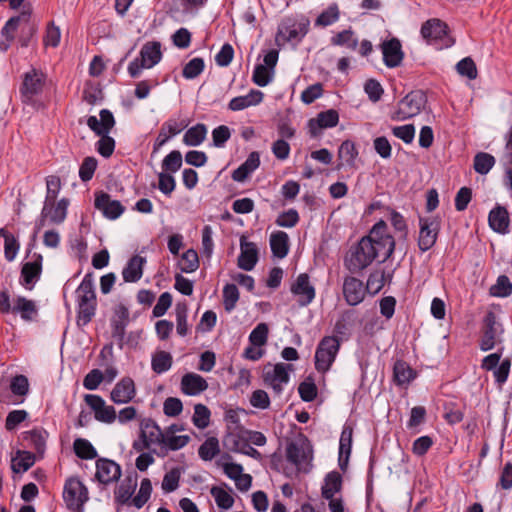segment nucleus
<instances>
[{
	"instance_id": "393cba45",
	"label": "nucleus",
	"mask_w": 512,
	"mask_h": 512,
	"mask_svg": "<svg viewBox=\"0 0 512 512\" xmlns=\"http://www.w3.org/2000/svg\"><path fill=\"white\" fill-rule=\"evenodd\" d=\"M136 395V388L132 378L123 377L116 383L110 393V399L115 404L129 403Z\"/></svg>"
},
{
	"instance_id": "49530a36",
	"label": "nucleus",
	"mask_w": 512,
	"mask_h": 512,
	"mask_svg": "<svg viewBox=\"0 0 512 512\" xmlns=\"http://www.w3.org/2000/svg\"><path fill=\"white\" fill-rule=\"evenodd\" d=\"M331 44L334 46L346 47L350 50H356L358 40L354 37V31L349 28L335 34L331 38Z\"/></svg>"
},
{
	"instance_id": "f03ea898",
	"label": "nucleus",
	"mask_w": 512,
	"mask_h": 512,
	"mask_svg": "<svg viewBox=\"0 0 512 512\" xmlns=\"http://www.w3.org/2000/svg\"><path fill=\"white\" fill-rule=\"evenodd\" d=\"M77 325L86 326L95 316L97 300L92 273H87L76 290Z\"/></svg>"
},
{
	"instance_id": "7c9ffc66",
	"label": "nucleus",
	"mask_w": 512,
	"mask_h": 512,
	"mask_svg": "<svg viewBox=\"0 0 512 512\" xmlns=\"http://www.w3.org/2000/svg\"><path fill=\"white\" fill-rule=\"evenodd\" d=\"M393 277L392 272H386L384 269L373 270L366 282V292L374 296L378 294L385 286L386 282L390 283Z\"/></svg>"
},
{
	"instance_id": "9b49d317",
	"label": "nucleus",
	"mask_w": 512,
	"mask_h": 512,
	"mask_svg": "<svg viewBox=\"0 0 512 512\" xmlns=\"http://www.w3.org/2000/svg\"><path fill=\"white\" fill-rule=\"evenodd\" d=\"M163 430L152 418H143L140 422L139 439L133 442V449L142 452L152 445L160 446L163 440Z\"/></svg>"
},
{
	"instance_id": "5701e85b",
	"label": "nucleus",
	"mask_w": 512,
	"mask_h": 512,
	"mask_svg": "<svg viewBox=\"0 0 512 512\" xmlns=\"http://www.w3.org/2000/svg\"><path fill=\"white\" fill-rule=\"evenodd\" d=\"M383 62L388 68L398 67L404 58V52L399 39L391 38L381 44Z\"/></svg>"
},
{
	"instance_id": "bf43d9fd",
	"label": "nucleus",
	"mask_w": 512,
	"mask_h": 512,
	"mask_svg": "<svg viewBox=\"0 0 512 512\" xmlns=\"http://www.w3.org/2000/svg\"><path fill=\"white\" fill-rule=\"evenodd\" d=\"M273 75L274 70L263 64H257L253 71L252 81L260 87H265L271 82Z\"/></svg>"
},
{
	"instance_id": "cd10ccee",
	"label": "nucleus",
	"mask_w": 512,
	"mask_h": 512,
	"mask_svg": "<svg viewBox=\"0 0 512 512\" xmlns=\"http://www.w3.org/2000/svg\"><path fill=\"white\" fill-rule=\"evenodd\" d=\"M208 388L207 381L199 374L190 372L181 378V392L188 396H196L201 394Z\"/></svg>"
},
{
	"instance_id": "f704fd0d",
	"label": "nucleus",
	"mask_w": 512,
	"mask_h": 512,
	"mask_svg": "<svg viewBox=\"0 0 512 512\" xmlns=\"http://www.w3.org/2000/svg\"><path fill=\"white\" fill-rule=\"evenodd\" d=\"M263 96L264 94L260 90L252 89L247 95L232 98L228 104V108L232 111L243 110L259 104L263 100Z\"/></svg>"
},
{
	"instance_id": "4be33fe9",
	"label": "nucleus",
	"mask_w": 512,
	"mask_h": 512,
	"mask_svg": "<svg viewBox=\"0 0 512 512\" xmlns=\"http://www.w3.org/2000/svg\"><path fill=\"white\" fill-rule=\"evenodd\" d=\"M290 290L292 294L298 297V304L302 307L312 303L316 295L315 288L310 284L307 273L299 274Z\"/></svg>"
},
{
	"instance_id": "864d4df0",
	"label": "nucleus",
	"mask_w": 512,
	"mask_h": 512,
	"mask_svg": "<svg viewBox=\"0 0 512 512\" xmlns=\"http://www.w3.org/2000/svg\"><path fill=\"white\" fill-rule=\"evenodd\" d=\"M298 393L304 402H312L317 397L318 389L312 376H308L298 386Z\"/></svg>"
},
{
	"instance_id": "423d86ee",
	"label": "nucleus",
	"mask_w": 512,
	"mask_h": 512,
	"mask_svg": "<svg viewBox=\"0 0 512 512\" xmlns=\"http://www.w3.org/2000/svg\"><path fill=\"white\" fill-rule=\"evenodd\" d=\"M427 96L422 90H413L403 97L397 104V109L392 113L391 119L404 121L417 116L427 104Z\"/></svg>"
},
{
	"instance_id": "052dcab7",
	"label": "nucleus",
	"mask_w": 512,
	"mask_h": 512,
	"mask_svg": "<svg viewBox=\"0 0 512 512\" xmlns=\"http://www.w3.org/2000/svg\"><path fill=\"white\" fill-rule=\"evenodd\" d=\"M210 416L211 412L208 407L199 403L194 406L192 422L197 428L205 429L210 423Z\"/></svg>"
},
{
	"instance_id": "13d9d810",
	"label": "nucleus",
	"mask_w": 512,
	"mask_h": 512,
	"mask_svg": "<svg viewBox=\"0 0 512 512\" xmlns=\"http://www.w3.org/2000/svg\"><path fill=\"white\" fill-rule=\"evenodd\" d=\"M497 490L509 491L512 489V462L507 461L499 470V477L496 482Z\"/></svg>"
},
{
	"instance_id": "bb28decb",
	"label": "nucleus",
	"mask_w": 512,
	"mask_h": 512,
	"mask_svg": "<svg viewBox=\"0 0 512 512\" xmlns=\"http://www.w3.org/2000/svg\"><path fill=\"white\" fill-rule=\"evenodd\" d=\"M417 377V371L402 359L395 361L393 365V381L396 386L407 388Z\"/></svg>"
},
{
	"instance_id": "c756f323",
	"label": "nucleus",
	"mask_w": 512,
	"mask_h": 512,
	"mask_svg": "<svg viewBox=\"0 0 512 512\" xmlns=\"http://www.w3.org/2000/svg\"><path fill=\"white\" fill-rule=\"evenodd\" d=\"M100 120L96 116H89L87 119L88 127L95 134L109 133L115 125V119L112 112L108 109H102L99 113Z\"/></svg>"
},
{
	"instance_id": "774afa93",
	"label": "nucleus",
	"mask_w": 512,
	"mask_h": 512,
	"mask_svg": "<svg viewBox=\"0 0 512 512\" xmlns=\"http://www.w3.org/2000/svg\"><path fill=\"white\" fill-rule=\"evenodd\" d=\"M181 477V471L179 468H172L169 472H167L162 480V489L165 493H170L175 491L179 486V481Z\"/></svg>"
},
{
	"instance_id": "e2e57ef3",
	"label": "nucleus",
	"mask_w": 512,
	"mask_h": 512,
	"mask_svg": "<svg viewBox=\"0 0 512 512\" xmlns=\"http://www.w3.org/2000/svg\"><path fill=\"white\" fill-rule=\"evenodd\" d=\"M239 300V290L235 284H226L223 288V304L227 312H231Z\"/></svg>"
},
{
	"instance_id": "a18cd8bd",
	"label": "nucleus",
	"mask_w": 512,
	"mask_h": 512,
	"mask_svg": "<svg viewBox=\"0 0 512 512\" xmlns=\"http://www.w3.org/2000/svg\"><path fill=\"white\" fill-rule=\"evenodd\" d=\"M340 18V10L337 3L330 4L315 20V26L327 27L337 22Z\"/></svg>"
},
{
	"instance_id": "c85d7f7f",
	"label": "nucleus",
	"mask_w": 512,
	"mask_h": 512,
	"mask_svg": "<svg viewBox=\"0 0 512 512\" xmlns=\"http://www.w3.org/2000/svg\"><path fill=\"white\" fill-rule=\"evenodd\" d=\"M488 223L490 228L500 234H506L509 231V213L503 206L497 205L488 215Z\"/></svg>"
},
{
	"instance_id": "ddd939ff",
	"label": "nucleus",
	"mask_w": 512,
	"mask_h": 512,
	"mask_svg": "<svg viewBox=\"0 0 512 512\" xmlns=\"http://www.w3.org/2000/svg\"><path fill=\"white\" fill-rule=\"evenodd\" d=\"M503 350L502 347L497 352L487 355L481 362L482 369L493 371L495 383L500 387L507 382L512 365L510 357H506L500 362Z\"/></svg>"
},
{
	"instance_id": "5fc2aeb1",
	"label": "nucleus",
	"mask_w": 512,
	"mask_h": 512,
	"mask_svg": "<svg viewBox=\"0 0 512 512\" xmlns=\"http://www.w3.org/2000/svg\"><path fill=\"white\" fill-rule=\"evenodd\" d=\"M354 322V312L347 311L344 312L341 317L336 321L334 325V336H346L350 334V330L353 326Z\"/></svg>"
},
{
	"instance_id": "69168bd1",
	"label": "nucleus",
	"mask_w": 512,
	"mask_h": 512,
	"mask_svg": "<svg viewBox=\"0 0 512 512\" xmlns=\"http://www.w3.org/2000/svg\"><path fill=\"white\" fill-rule=\"evenodd\" d=\"M459 75L467 77L469 80L477 78L478 72L474 60L471 57H465L456 65Z\"/></svg>"
},
{
	"instance_id": "603ef678",
	"label": "nucleus",
	"mask_w": 512,
	"mask_h": 512,
	"mask_svg": "<svg viewBox=\"0 0 512 512\" xmlns=\"http://www.w3.org/2000/svg\"><path fill=\"white\" fill-rule=\"evenodd\" d=\"M489 293L491 296L499 298H505L510 296L512 293V283L508 276H498L496 283L490 287Z\"/></svg>"
},
{
	"instance_id": "4c0bfd02",
	"label": "nucleus",
	"mask_w": 512,
	"mask_h": 512,
	"mask_svg": "<svg viewBox=\"0 0 512 512\" xmlns=\"http://www.w3.org/2000/svg\"><path fill=\"white\" fill-rule=\"evenodd\" d=\"M289 238L287 233L277 231L270 236V247L273 255L277 258H284L289 252Z\"/></svg>"
},
{
	"instance_id": "58836bf2",
	"label": "nucleus",
	"mask_w": 512,
	"mask_h": 512,
	"mask_svg": "<svg viewBox=\"0 0 512 512\" xmlns=\"http://www.w3.org/2000/svg\"><path fill=\"white\" fill-rule=\"evenodd\" d=\"M342 476L337 471L329 472L324 479V484L321 488V494L323 498H331L336 493L342 490Z\"/></svg>"
},
{
	"instance_id": "f3484780",
	"label": "nucleus",
	"mask_w": 512,
	"mask_h": 512,
	"mask_svg": "<svg viewBox=\"0 0 512 512\" xmlns=\"http://www.w3.org/2000/svg\"><path fill=\"white\" fill-rule=\"evenodd\" d=\"M189 122L186 119H174L169 118L165 121L159 131V134L153 145V151L151 157H155L156 152L172 137L180 134L184 129L187 128Z\"/></svg>"
},
{
	"instance_id": "0eeeda50",
	"label": "nucleus",
	"mask_w": 512,
	"mask_h": 512,
	"mask_svg": "<svg viewBox=\"0 0 512 512\" xmlns=\"http://www.w3.org/2000/svg\"><path fill=\"white\" fill-rule=\"evenodd\" d=\"M63 500L69 511L83 512L84 505L89 500V493L79 477L72 476L66 479L63 487Z\"/></svg>"
},
{
	"instance_id": "de8ad7c7",
	"label": "nucleus",
	"mask_w": 512,
	"mask_h": 512,
	"mask_svg": "<svg viewBox=\"0 0 512 512\" xmlns=\"http://www.w3.org/2000/svg\"><path fill=\"white\" fill-rule=\"evenodd\" d=\"M10 390L14 396L21 399L16 403H22L25 396L29 393V381L25 375L19 374L11 378Z\"/></svg>"
},
{
	"instance_id": "6ab92c4d",
	"label": "nucleus",
	"mask_w": 512,
	"mask_h": 512,
	"mask_svg": "<svg viewBox=\"0 0 512 512\" xmlns=\"http://www.w3.org/2000/svg\"><path fill=\"white\" fill-rule=\"evenodd\" d=\"M94 206L109 220L118 219L125 211V207L118 200H113L106 192L95 194Z\"/></svg>"
},
{
	"instance_id": "6e6552de",
	"label": "nucleus",
	"mask_w": 512,
	"mask_h": 512,
	"mask_svg": "<svg viewBox=\"0 0 512 512\" xmlns=\"http://www.w3.org/2000/svg\"><path fill=\"white\" fill-rule=\"evenodd\" d=\"M341 347V340L337 336H324L315 351V369L326 373L333 365Z\"/></svg>"
},
{
	"instance_id": "4d7b16f0",
	"label": "nucleus",
	"mask_w": 512,
	"mask_h": 512,
	"mask_svg": "<svg viewBox=\"0 0 512 512\" xmlns=\"http://www.w3.org/2000/svg\"><path fill=\"white\" fill-rule=\"evenodd\" d=\"M176 330L178 335L185 337L189 332L187 323L188 307L185 302L176 305Z\"/></svg>"
},
{
	"instance_id": "f257e3e1",
	"label": "nucleus",
	"mask_w": 512,
	"mask_h": 512,
	"mask_svg": "<svg viewBox=\"0 0 512 512\" xmlns=\"http://www.w3.org/2000/svg\"><path fill=\"white\" fill-rule=\"evenodd\" d=\"M395 239L389 233L388 225L379 220L370 229L368 235L350 246L344 257V265L351 273L360 272L374 261L384 263L395 250Z\"/></svg>"
},
{
	"instance_id": "1a4fd4ad",
	"label": "nucleus",
	"mask_w": 512,
	"mask_h": 512,
	"mask_svg": "<svg viewBox=\"0 0 512 512\" xmlns=\"http://www.w3.org/2000/svg\"><path fill=\"white\" fill-rule=\"evenodd\" d=\"M69 204L70 201L68 198H62L58 201H44L39 218L36 221L35 234L45 226L46 223L55 225L63 223L67 217Z\"/></svg>"
},
{
	"instance_id": "f8f14e48",
	"label": "nucleus",
	"mask_w": 512,
	"mask_h": 512,
	"mask_svg": "<svg viewBox=\"0 0 512 512\" xmlns=\"http://www.w3.org/2000/svg\"><path fill=\"white\" fill-rule=\"evenodd\" d=\"M441 229L439 216L419 217L418 248L421 252L430 250L437 242Z\"/></svg>"
},
{
	"instance_id": "338daca9",
	"label": "nucleus",
	"mask_w": 512,
	"mask_h": 512,
	"mask_svg": "<svg viewBox=\"0 0 512 512\" xmlns=\"http://www.w3.org/2000/svg\"><path fill=\"white\" fill-rule=\"evenodd\" d=\"M20 249V244L17 238L10 234H4V256L8 262H12Z\"/></svg>"
},
{
	"instance_id": "680f3d73",
	"label": "nucleus",
	"mask_w": 512,
	"mask_h": 512,
	"mask_svg": "<svg viewBox=\"0 0 512 512\" xmlns=\"http://www.w3.org/2000/svg\"><path fill=\"white\" fill-rule=\"evenodd\" d=\"M152 492L151 481L148 478L142 479L137 495L132 499L131 504L137 509L142 508L149 500Z\"/></svg>"
},
{
	"instance_id": "8fccbe9b",
	"label": "nucleus",
	"mask_w": 512,
	"mask_h": 512,
	"mask_svg": "<svg viewBox=\"0 0 512 512\" xmlns=\"http://www.w3.org/2000/svg\"><path fill=\"white\" fill-rule=\"evenodd\" d=\"M286 457L290 463L299 467L308 460V453L302 446L291 442L286 447Z\"/></svg>"
},
{
	"instance_id": "c03bdc74",
	"label": "nucleus",
	"mask_w": 512,
	"mask_h": 512,
	"mask_svg": "<svg viewBox=\"0 0 512 512\" xmlns=\"http://www.w3.org/2000/svg\"><path fill=\"white\" fill-rule=\"evenodd\" d=\"M136 489V481L124 480L114 492L115 502L118 505L131 504L130 499Z\"/></svg>"
},
{
	"instance_id": "ea45409f",
	"label": "nucleus",
	"mask_w": 512,
	"mask_h": 512,
	"mask_svg": "<svg viewBox=\"0 0 512 512\" xmlns=\"http://www.w3.org/2000/svg\"><path fill=\"white\" fill-rule=\"evenodd\" d=\"M35 461V454L19 450L11 460V469L14 473H24L34 465Z\"/></svg>"
},
{
	"instance_id": "0e129e2a",
	"label": "nucleus",
	"mask_w": 512,
	"mask_h": 512,
	"mask_svg": "<svg viewBox=\"0 0 512 512\" xmlns=\"http://www.w3.org/2000/svg\"><path fill=\"white\" fill-rule=\"evenodd\" d=\"M269 328L266 323H259L250 333L249 342L253 346L261 347L267 343Z\"/></svg>"
},
{
	"instance_id": "7ed1b4c3",
	"label": "nucleus",
	"mask_w": 512,
	"mask_h": 512,
	"mask_svg": "<svg viewBox=\"0 0 512 512\" xmlns=\"http://www.w3.org/2000/svg\"><path fill=\"white\" fill-rule=\"evenodd\" d=\"M310 20L305 15L284 17L278 25L275 40L278 44L290 42L299 44L309 31Z\"/></svg>"
},
{
	"instance_id": "473e14b6",
	"label": "nucleus",
	"mask_w": 512,
	"mask_h": 512,
	"mask_svg": "<svg viewBox=\"0 0 512 512\" xmlns=\"http://www.w3.org/2000/svg\"><path fill=\"white\" fill-rule=\"evenodd\" d=\"M146 259L139 255L132 256L122 270V277L125 282L134 283L143 275V265Z\"/></svg>"
},
{
	"instance_id": "412c9836",
	"label": "nucleus",
	"mask_w": 512,
	"mask_h": 512,
	"mask_svg": "<svg viewBox=\"0 0 512 512\" xmlns=\"http://www.w3.org/2000/svg\"><path fill=\"white\" fill-rule=\"evenodd\" d=\"M121 466L113 460L99 458L96 461L95 478L102 484L108 485L121 477Z\"/></svg>"
},
{
	"instance_id": "72a5a7b5",
	"label": "nucleus",
	"mask_w": 512,
	"mask_h": 512,
	"mask_svg": "<svg viewBox=\"0 0 512 512\" xmlns=\"http://www.w3.org/2000/svg\"><path fill=\"white\" fill-rule=\"evenodd\" d=\"M31 7H23L22 12L18 16L11 17L1 29V35L8 41V43L14 40V32L17 30L19 23L21 20H24L26 23L30 21L31 17ZM9 47V44L5 46V49Z\"/></svg>"
},
{
	"instance_id": "9d476101",
	"label": "nucleus",
	"mask_w": 512,
	"mask_h": 512,
	"mask_svg": "<svg viewBox=\"0 0 512 512\" xmlns=\"http://www.w3.org/2000/svg\"><path fill=\"white\" fill-rule=\"evenodd\" d=\"M482 337L479 342V348L482 351L492 350L498 343L502 342L504 333L503 325L497 320L496 314L489 310L486 312L482 321Z\"/></svg>"
},
{
	"instance_id": "2f4dec72",
	"label": "nucleus",
	"mask_w": 512,
	"mask_h": 512,
	"mask_svg": "<svg viewBox=\"0 0 512 512\" xmlns=\"http://www.w3.org/2000/svg\"><path fill=\"white\" fill-rule=\"evenodd\" d=\"M48 432L44 428H34L22 433L23 441L27 446L33 448L41 457L43 456L46 448V439Z\"/></svg>"
},
{
	"instance_id": "dca6fc26",
	"label": "nucleus",
	"mask_w": 512,
	"mask_h": 512,
	"mask_svg": "<svg viewBox=\"0 0 512 512\" xmlns=\"http://www.w3.org/2000/svg\"><path fill=\"white\" fill-rule=\"evenodd\" d=\"M292 369V364L277 363L271 370H264V382L276 395H280L283 392V384H287L290 380L289 370Z\"/></svg>"
},
{
	"instance_id": "3c124183",
	"label": "nucleus",
	"mask_w": 512,
	"mask_h": 512,
	"mask_svg": "<svg viewBox=\"0 0 512 512\" xmlns=\"http://www.w3.org/2000/svg\"><path fill=\"white\" fill-rule=\"evenodd\" d=\"M179 268L184 273H193L199 268L198 253L194 249L185 251L179 261Z\"/></svg>"
},
{
	"instance_id": "e433bc0d",
	"label": "nucleus",
	"mask_w": 512,
	"mask_h": 512,
	"mask_svg": "<svg viewBox=\"0 0 512 512\" xmlns=\"http://www.w3.org/2000/svg\"><path fill=\"white\" fill-rule=\"evenodd\" d=\"M190 441L188 435L164 434L161 441V456H165L168 451H177L185 447Z\"/></svg>"
},
{
	"instance_id": "09e8293b",
	"label": "nucleus",
	"mask_w": 512,
	"mask_h": 512,
	"mask_svg": "<svg viewBox=\"0 0 512 512\" xmlns=\"http://www.w3.org/2000/svg\"><path fill=\"white\" fill-rule=\"evenodd\" d=\"M220 452L219 441L216 437H208L199 447V457L211 461Z\"/></svg>"
},
{
	"instance_id": "37998d69",
	"label": "nucleus",
	"mask_w": 512,
	"mask_h": 512,
	"mask_svg": "<svg viewBox=\"0 0 512 512\" xmlns=\"http://www.w3.org/2000/svg\"><path fill=\"white\" fill-rule=\"evenodd\" d=\"M73 449L75 455L83 460H92L98 456L97 450L90 441L84 438L74 440Z\"/></svg>"
},
{
	"instance_id": "aec40b11",
	"label": "nucleus",
	"mask_w": 512,
	"mask_h": 512,
	"mask_svg": "<svg viewBox=\"0 0 512 512\" xmlns=\"http://www.w3.org/2000/svg\"><path fill=\"white\" fill-rule=\"evenodd\" d=\"M342 292L345 301L350 306H356L360 304L364 298L366 288L363 282L355 276H345L343 279Z\"/></svg>"
},
{
	"instance_id": "4468645a",
	"label": "nucleus",
	"mask_w": 512,
	"mask_h": 512,
	"mask_svg": "<svg viewBox=\"0 0 512 512\" xmlns=\"http://www.w3.org/2000/svg\"><path fill=\"white\" fill-rule=\"evenodd\" d=\"M421 36L428 44L437 45L440 48L450 47L454 41L448 37V26L440 19H429L422 24Z\"/></svg>"
},
{
	"instance_id": "2eb2a0df",
	"label": "nucleus",
	"mask_w": 512,
	"mask_h": 512,
	"mask_svg": "<svg viewBox=\"0 0 512 512\" xmlns=\"http://www.w3.org/2000/svg\"><path fill=\"white\" fill-rule=\"evenodd\" d=\"M43 256L34 253L32 260L23 263L20 271L19 283L26 289L32 290L42 274Z\"/></svg>"
},
{
	"instance_id": "a878e982",
	"label": "nucleus",
	"mask_w": 512,
	"mask_h": 512,
	"mask_svg": "<svg viewBox=\"0 0 512 512\" xmlns=\"http://www.w3.org/2000/svg\"><path fill=\"white\" fill-rule=\"evenodd\" d=\"M258 262V249L255 243L245 241L242 237L240 240V254L238 256L237 265L240 269L251 271Z\"/></svg>"
},
{
	"instance_id": "6e6d98bb",
	"label": "nucleus",
	"mask_w": 512,
	"mask_h": 512,
	"mask_svg": "<svg viewBox=\"0 0 512 512\" xmlns=\"http://www.w3.org/2000/svg\"><path fill=\"white\" fill-rule=\"evenodd\" d=\"M205 69V62L201 57H195L186 63L182 70V76L191 80L198 77Z\"/></svg>"
},
{
	"instance_id": "79ce46f5",
	"label": "nucleus",
	"mask_w": 512,
	"mask_h": 512,
	"mask_svg": "<svg viewBox=\"0 0 512 512\" xmlns=\"http://www.w3.org/2000/svg\"><path fill=\"white\" fill-rule=\"evenodd\" d=\"M206 135L207 126L203 123H197L187 129L183 136V142L188 146H198L205 140Z\"/></svg>"
},
{
	"instance_id": "a211bd4d",
	"label": "nucleus",
	"mask_w": 512,
	"mask_h": 512,
	"mask_svg": "<svg viewBox=\"0 0 512 512\" xmlns=\"http://www.w3.org/2000/svg\"><path fill=\"white\" fill-rule=\"evenodd\" d=\"M86 404L93 410L94 418L102 423L111 424L116 420L117 414L113 406L106 405L105 400L96 394H86Z\"/></svg>"
},
{
	"instance_id": "a19ab883",
	"label": "nucleus",
	"mask_w": 512,
	"mask_h": 512,
	"mask_svg": "<svg viewBox=\"0 0 512 512\" xmlns=\"http://www.w3.org/2000/svg\"><path fill=\"white\" fill-rule=\"evenodd\" d=\"M173 364L172 355L164 350L156 351L151 358V368L156 374L167 372Z\"/></svg>"
},
{
	"instance_id": "20e7f679",
	"label": "nucleus",
	"mask_w": 512,
	"mask_h": 512,
	"mask_svg": "<svg viewBox=\"0 0 512 512\" xmlns=\"http://www.w3.org/2000/svg\"><path fill=\"white\" fill-rule=\"evenodd\" d=\"M47 75L40 69L31 68L22 75V82L19 87L21 102L25 105L34 106L36 97L42 94L46 84Z\"/></svg>"
},
{
	"instance_id": "c9c22d12",
	"label": "nucleus",
	"mask_w": 512,
	"mask_h": 512,
	"mask_svg": "<svg viewBox=\"0 0 512 512\" xmlns=\"http://www.w3.org/2000/svg\"><path fill=\"white\" fill-rule=\"evenodd\" d=\"M13 302V313H19L23 320L32 321L37 316L38 308L35 301L17 296Z\"/></svg>"
},
{
	"instance_id": "39448f33",
	"label": "nucleus",
	"mask_w": 512,
	"mask_h": 512,
	"mask_svg": "<svg viewBox=\"0 0 512 512\" xmlns=\"http://www.w3.org/2000/svg\"><path fill=\"white\" fill-rule=\"evenodd\" d=\"M161 59V43L158 41H149L142 46L139 57L135 58L128 65V73L131 78H138L143 69L154 67Z\"/></svg>"
},
{
	"instance_id": "b1692460",
	"label": "nucleus",
	"mask_w": 512,
	"mask_h": 512,
	"mask_svg": "<svg viewBox=\"0 0 512 512\" xmlns=\"http://www.w3.org/2000/svg\"><path fill=\"white\" fill-rule=\"evenodd\" d=\"M338 122L339 114L335 109L322 111L308 121L309 132L311 136L316 137L322 129L335 127Z\"/></svg>"
}]
</instances>
